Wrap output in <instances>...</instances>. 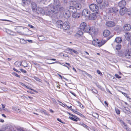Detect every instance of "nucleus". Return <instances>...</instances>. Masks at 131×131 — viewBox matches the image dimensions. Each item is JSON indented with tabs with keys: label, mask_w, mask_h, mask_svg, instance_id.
<instances>
[{
	"label": "nucleus",
	"mask_w": 131,
	"mask_h": 131,
	"mask_svg": "<svg viewBox=\"0 0 131 131\" xmlns=\"http://www.w3.org/2000/svg\"><path fill=\"white\" fill-rule=\"evenodd\" d=\"M116 53L119 57L129 59L131 58V49L121 50L116 52Z\"/></svg>",
	"instance_id": "nucleus-1"
},
{
	"label": "nucleus",
	"mask_w": 131,
	"mask_h": 131,
	"mask_svg": "<svg viewBox=\"0 0 131 131\" xmlns=\"http://www.w3.org/2000/svg\"><path fill=\"white\" fill-rule=\"evenodd\" d=\"M49 6L54 7L55 8V13H61L64 9L63 7L61 5L59 0H54V6H53L52 4H50L49 5Z\"/></svg>",
	"instance_id": "nucleus-2"
},
{
	"label": "nucleus",
	"mask_w": 131,
	"mask_h": 131,
	"mask_svg": "<svg viewBox=\"0 0 131 131\" xmlns=\"http://www.w3.org/2000/svg\"><path fill=\"white\" fill-rule=\"evenodd\" d=\"M48 7L50 8V10H49L48 9H45L44 14L52 17L53 16H54V14L58 13H57L55 12V8L54 7H52L51 6L50 7V6H49V5Z\"/></svg>",
	"instance_id": "nucleus-3"
},
{
	"label": "nucleus",
	"mask_w": 131,
	"mask_h": 131,
	"mask_svg": "<svg viewBox=\"0 0 131 131\" xmlns=\"http://www.w3.org/2000/svg\"><path fill=\"white\" fill-rule=\"evenodd\" d=\"M89 7L90 10L96 14H98L99 8L96 4H92L90 5Z\"/></svg>",
	"instance_id": "nucleus-4"
},
{
	"label": "nucleus",
	"mask_w": 131,
	"mask_h": 131,
	"mask_svg": "<svg viewBox=\"0 0 131 131\" xmlns=\"http://www.w3.org/2000/svg\"><path fill=\"white\" fill-rule=\"evenodd\" d=\"M70 27L69 22L68 21H65L63 23L62 29H63L64 31H66L69 29Z\"/></svg>",
	"instance_id": "nucleus-5"
},
{
	"label": "nucleus",
	"mask_w": 131,
	"mask_h": 131,
	"mask_svg": "<svg viewBox=\"0 0 131 131\" xmlns=\"http://www.w3.org/2000/svg\"><path fill=\"white\" fill-rule=\"evenodd\" d=\"M3 129L5 130L4 131H13V128L10 125L7 124L3 127Z\"/></svg>",
	"instance_id": "nucleus-6"
},
{
	"label": "nucleus",
	"mask_w": 131,
	"mask_h": 131,
	"mask_svg": "<svg viewBox=\"0 0 131 131\" xmlns=\"http://www.w3.org/2000/svg\"><path fill=\"white\" fill-rule=\"evenodd\" d=\"M90 12L88 10V9H85L83 10L82 15L84 16L88 17L90 15Z\"/></svg>",
	"instance_id": "nucleus-7"
},
{
	"label": "nucleus",
	"mask_w": 131,
	"mask_h": 131,
	"mask_svg": "<svg viewBox=\"0 0 131 131\" xmlns=\"http://www.w3.org/2000/svg\"><path fill=\"white\" fill-rule=\"evenodd\" d=\"M118 9L115 7L110 8L108 9V11L109 13H116L118 12Z\"/></svg>",
	"instance_id": "nucleus-8"
},
{
	"label": "nucleus",
	"mask_w": 131,
	"mask_h": 131,
	"mask_svg": "<svg viewBox=\"0 0 131 131\" xmlns=\"http://www.w3.org/2000/svg\"><path fill=\"white\" fill-rule=\"evenodd\" d=\"M36 12L38 14H40L42 15H43L45 13V10L39 7H38L36 8Z\"/></svg>",
	"instance_id": "nucleus-9"
},
{
	"label": "nucleus",
	"mask_w": 131,
	"mask_h": 131,
	"mask_svg": "<svg viewBox=\"0 0 131 131\" xmlns=\"http://www.w3.org/2000/svg\"><path fill=\"white\" fill-rule=\"evenodd\" d=\"M63 24V23L62 21L60 20H59L57 21L56 25L57 27L60 28L61 29H62Z\"/></svg>",
	"instance_id": "nucleus-10"
},
{
	"label": "nucleus",
	"mask_w": 131,
	"mask_h": 131,
	"mask_svg": "<svg viewBox=\"0 0 131 131\" xmlns=\"http://www.w3.org/2000/svg\"><path fill=\"white\" fill-rule=\"evenodd\" d=\"M64 17L66 18H68L70 16V13L68 10H65L63 13Z\"/></svg>",
	"instance_id": "nucleus-11"
},
{
	"label": "nucleus",
	"mask_w": 131,
	"mask_h": 131,
	"mask_svg": "<svg viewBox=\"0 0 131 131\" xmlns=\"http://www.w3.org/2000/svg\"><path fill=\"white\" fill-rule=\"evenodd\" d=\"M106 25L108 27H112L115 26V24L114 21H110L106 22Z\"/></svg>",
	"instance_id": "nucleus-12"
},
{
	"label": "nucleus",
	"mask_w": 131,
	"mask_h": 131,
	"mask_svg": "<svg viewBox=\"0 0 131 131\" xmlns=\"http://www.w3.org/2000/svg\"><path fill=\"white\" fill-rule=\"evenodd\" d=\"M88 17L90 20H93L96 18V15L95 13H92L91 14L90 13Z\"/></svg>",
	"instance_id": "nucleus-13"
},
{
	"label": "nucleus",
	"mask_w": 131,
	"mask_h": 131,
	"mask_svg": "<svg viewBox=\"0 0 131 131\" xmlns=\"http://www.w3.org/2000/svg\"><path fill=\"white\" fill-rule=\"evenodd\" d=\"M127 9L125 7H122L119 10V14L121 15H124L126 12Z\"/></svg>",
	"instance_id": "nucleus-14"
},
{
	"label": "nucleus",
	"mask_w": 131,
	"mask_h": 131,
	"mask_svg": "<svg viewBox=\"0 0 131 131\" xmlns=\"http://www.w3.org/2000/svg\"><path fill=\"white\" fill-rule=\"evenodd\" d=\"M126 4L125 0H122L118 3V5L119 7H124Z\"/></svg>",
	"instance_id": "nucleus-15"
},
{
	"label": "nucleus",
	"mask_w": 131,
	"mask_h": 131,
	"mask_svg": "<svg viewBox=\"0 0 131 131\" xmlns=\"http://www.w3.org/2000/svg\"><path fill=\"white\" fill-rule=\"evenodd\" d=\"M123 28L125 30L129 31L131 29V26L129 24H126L124 25Z\"/></svg>",
	"instance_id": "nucleus-16"
},
{
	"label": "nucleus",
	"mask_w": 131,
	"mask_h": 131,
	"mask_svg": "<svg viewBox=\"0 0 131 131\" xmlns=\"http://www.w3.org/2000/svg\"><path fill=\"white\" fill-rule=\"evenodd\" d=\"M68 10L69 11L70 13L72 12V13L76 12L77 11L74 6H70L69 7V9Z\"/></svg>",
	"instance_id": "nucleus-17"
},
{
	"label": "nucleus",
	"mask_w": 131,
	"mask_h": 131,
	"mask_svg": "<svg viewBox=\"0 0 131 131\" xmlns=\"http://www.w3.org/2000/svg\"><path fill=\"white\" fill-rule=\"evenodd\" d=\"M97 29H95L93 27H90V29L89 32L91 33L92 34H94L97 32Z\"/></svg>",
	"instance_id": "nucleus-18"
},
{
	"label": "nucleus",
	"mask_w": 131,
	"mask_h": 131,
	"mask_svg": "<svg viewBox=\"0 0 131 131\" xmlns=\"http://www.w3.org/2000/svg\"><path fill=\"white\" fill-rule=\"evenodd\" d=\"M31 7L32 10L33 11H36L37 8L36 4L34 2H32L31 4Z\"/></svg>",
	"instance_id": "nucleus-19"
},
{
	"label": "nucleus",
	"mask_w": 131,
	"mask_h": 131,
	"mask_svg": "<svg viewBox=\"0 0 131 131\" xmlns=\"http://www.w3.org/2000/svg\"><path fill=\"white\" fill-rule=\"evenodd\" d=\"M125 36L128 41H131V35L128 32L127 33L125 34Z\"/></svg>",
	"instance_id": "nucleus-20"
},
{
	"label": "nucleus",
	"mask_w": 131,
	"mask_h": 131,
	"mask_svg": "<svg viewBox=\"0 0 131 131\" xmlns=\"http://www.w3.org/2000/svg\"><path fill=\"white\" fill-rule=\"evenodd\" d=\"M122 109L123 111L126 113L128 114V112H129L130 109L128 108L125 106L122 107Z\"/></svg>",
	"instance_id": "nucleus-21"
},
{
	"label": "nucleus",
	"mask_w": 131,
	"mask_h": 131,
	"mask_svg": "<svg viewBox=\"0 0 131 131\" xmlns=\"http://www.w3.org/2000/svg\"><path fill=\"white\" fill-rule=\"evenodd\" d=\"M22 5L23 6H24L26 4H29L31 2L30 0H22Z\"/></svg>",
	"instance_id": "nucleus-22"
},
{
	"label": "nucleus",
	"mask_w": 131,
	"mask_h": 131,
	"mask_svg": "<svg viewBox=\"0 0 131 131\" xmlns=\"http://www.w3.org/2000/svg\"><path fill=\"white\" fill-rule=\"evenodd\" d=\"M74 6L77 10H80L82 6L79 3H76L74 5Z\"/></svg>",
	"instance_id": "nucleus-23"
},
{
	"label": "nucleus",
	"mask_w": 131,
	"mask_h": 131,
	"mask_svg": "<svg viewBox=\"0 0 131 131\" xmlns=\"http://www.w3.org/2000/svg\"><path fill=\"white\" fill-rule=\"evenodd\" d=\"M72 16L74 18H78L80 17V14L79 13L74 12L72 13Z\"/></svg>",
	"instance_id": "nucleus-24"
},
{
	"label": "nucleus",
	"mask_w": 131,
	"mask_h": 131,
	"mask_svg": "<svg viewBox=\"0 0 131 131\" xmlns=\"http://www.w3.org/2000/svg\"><path fill=\"white\" fill-rule=\"evenodd\" d=\"M110 32L109 30H105L103 32V35L104 36L107 37L110 35Z\"/></svg>",
	"instance_id": "nucleus-25"
},
{
	"label": "nucleus",
	"mask_w": 131,
	"mask_h": 131,
	"mask_svg": "<svg viewBox=\"0 0 131 131\" xmlns=\"http://www.w3.org/2000/svg\"><path fill=\"white\" fill-rule=\"evenodd\" d=\"M84 29H83V31L86 32H89L90 29V27L88 25H87L86 24V26H85L84 28Z\"/></svg>",
	"instance_id": "nucleus-26"
},
{
	"label": "nucleus",
	"mask_w": 131,
	"mask_h": 131,
	"mask_svg": "<svg viewBox=\"0 0 131 131\" xmlns=\"http://www.w3.org/2000/svg\"><path fill=\"white\" fill-rule=\"evenodd\" d=\"M106 41L105 40H102L101 42H97V45L101 47L102 45L104 44L106 42Z\"/></svg>",
	"instance_id": "nucleus-27"
},
{
	"label": "nucleus",
	"mask_w": 131,
	"mask_h": 131,
	"mask_svg": "<svg viewBox=\"0 0 131 131\" xmlns=\"http://www.w3.org/2000/svg\"><path fill=\"white\" fill-rule=\"evenodd\" d=\"M86 26V23L84 22L82 23L80 25V30H83V29H84V28L85 26Z\"/></svg>",
	"instance_id": "nucleus-28"
},
{
	"label": "nucleus",
	"mask_w": 131,
	"mask_h": 131,
	"mask_svg": "<svg viewBox=\"0 0 131 131\" xmlns=\"http://www.w3.org/2000/svg\"><path fill=\"white\" fill-rule=\"evenodd\" d=\"M122 41L121 38L119 37H117L115 40V41L117 43H120Z\"/></svg>",
	"instance_id": "nucleus-29"
},
{
	"label": "nucleus",
	"mask_w": 131,
	"mask_h": 131,
	"mask_svg": "<svg viewBox=\"0 0 131 131\" xmlns=\"http://www.w3.org/2000/svg\"><path fill=\"white\" fill-rule=\"evenodd\" d=\"M82 30H79L76 34V35L78 37L82 36L83 35V32Z\"/></svg>",
	"instance_id": "nucleus-30"
},
{
	"label": "nucleus",
	"mask_w": 131,
	"mask_h": 131,
	"mask_svg": "<svg viewBox=\"0 0 131 131\" xmlns=\"http://www.w3.org/2000/svg\"><path fill=\"white\" fill-rule=\"evenodd\" d=\"M102 6L104 7L109 6V4L108 1L106 0H104L103 4Z\"/></svg>",
	"instance_id": "nucleus-31"
},
{
	"label": "nucleus",
	"mask_w": 131,
	"mask_h": 131,
	"mask_svg": "<svg viewBox=\"0 0 131 131\" xmlns=\"http://www.w3.org/2000/svg\"><path fill=\"white\" fill-rule=\"evenodd\" d=\"M121 47L122 46L121 44H117L116 46L115 49L118 51L121 49Z\"/></svg>",
	"instance_id": "nucleus-32"
},
{
	"label": "nucleus",
	"mask_w": 131,
	"mask_h": 131,
	"mask_svg": "<svg viewBox=\"0 0 131 131\" xmlns=\"http://www.w3.org/2000/svg\"><path fill=\"white\" fill-rule=\"evenodd\" d=\"M67 50H68L69 51H72V52H73L75 54H78V52L77 51H75L74 50H73L72 49H71L70 48H67Z\"/></svg>",
	"instance_id": "nucleus-33"
},
{
	"label": "nucleus",
	"mask_w": 131,
	"mask_h": 131,
	"mask_svg": "<svg viewBox=\"0 0 131 131\" xmlns=\"http://www.w3.org/2000/svg\"><path fill=\"white\" fill-rule=\"evenodd\" d=\"M20 42L21 44H25L27 43L26 40L23 39H20Z\"/></svg>",
	"instance_id": "nucleus-34"
},
{
	"label": "nucleus",
	"mask_w": 131,
	"mask_h": 131,
	"mask_svg": "<svg viewBox=\"0 0 131 131\" xmlns=\"http://www.w3.org/2000/svg\"><path fill=\"white\" fill-rule=\"evenodd\" d=\"M38 38L39 40L40 41H42L45 39V38L43 36H40L38 37Z\"/></svg>",
	"instance_id": "nucleus-35"
},
{
	"label": "nucleus",
	"mask_w": 131,
	"mask_h": 131,
	"mask_svg": "<svg viewBox=\"0 0 131 131\" xmlns=\"http://www.w3.org/2000/svg\"><path fill=\"white\" fill-rule=\"evenodd\" d=\"M24 65L23 66L24 67H27L28 66V64H27L26 61H24L22 62Z\"/></svg>",
	"instance_id": "nucleus-36"
},
{
	"label": "nucleus",
	"mask_w": 131,
	"mask_h": 131,
	"mask_svg": "<svg viewBox=\"0 0 131 131\" xmlns=\"http://www.w3.org/2000/svg\"><path fill=\"white\" fill-rule=\"evenodd\" d=\"M24 87H25L27 89H28L29 90H31L35 92H36V93L37 92V91H36L35 90L33 89H32L30 88H29V87H28L27 86H26V85Z\"/></svg>",
	"instance_id": "nucleus-37"
},
{
	"label": "nucleus",
	"mask_w": 131,
	"mask_h": 131,
	"mask_svg": "<svg viewBox=\"0 0 131 131\" xmlns=\"http://www.w3.org/2000/svg\"><path fill=\"white\" fill-rule=\"evenodd\" d=\"M92 43L94 46L97 45V42H96L95 40H94L92 41Z\"/></svg>",
	"instance_id": "nucleus-38"
},
{
	"label": "nucleus",
	"mask_w": 131,
	"mask_h": 131,
	"mask_svg": "<svg viewBox=\"0 0 131 131\" xmlns=\"http://www.w3.org/2000/svg\"><path fill=\"white\" fill-rule=\"evenodd\" d=\"M69 118H70L71 120H72L73 121H75V122H77L78 121V120L77 119L73 118V117H69Z\"/></svg>",
	"instance_id": "nucleus-39"
},
{
	"label": "nucleus",
	"mask_w": 131,
	"mask_h": 131,
	"mask_svg": "<svg viewBox=\"0 0 131 131\" xmlns=\"http://www.w3.org/2000/svg\"><path fill=\"white\" fill-rule=\"evenodd\" d=\"M115 110L116 113L118 115H119L120 113V111L118 108H115Z\"/></svg>",
	"instance_id": "nucleus-40"
},
{
	"label": "nucleus",
	"mask_w": 131,
	"mask_h": 131,
	"mask_svg": "<svg viewBox=\"0 0 131 131\" xmlns=\"http://www.w3.org/2000/svg\"><path fill=\"white\" fill-rule=\"evenodd\" d=\"M13 74L14 75L19 78L20 77V76L15 72H13Z\"/></svg>",
	"instance_id": "nucleus-41"
},
{
	"label": "nucleus",
	"mask_w": 131,
	"mask_h": 131,
	"mask_svg": "<svg viewBox=\"0 0 131 131\" xmlns=\"http://www.w3.org/2000/svg\"><path fill=\"white\" fill-rule=\"evenodd\" d=\"M97 72L98 74H99L100 75L102 76V74L101 72L99 70H97Z\"/></svg>",
	"instance_id": "nucleus-42"
},
{
	"label": "nucleus",
	"mask_w": 131,
	"mask_h": 131,
	"mask_svg": "<svg viewBox=\"0 0 131 131\" xmlns=\"http://www.w3.org/2000/svg\"><path fill=\"white\" fill-rule=\"evenodd\" d=\"M79 1L82 4H84L85 3V0H79Z\"/></svg>",
	"instance_id": "nucleus-43"
},
{
	"label": "nucleus",
	"mask_w": 131,
	"mask_h": 131,
	"mask_svg": "<svg viewBox=\"0 0 131 131\" xmlns=\"http://www.w3.org/2000/svg\"><path fill=\"white\" fill-rule=\"evenodd\" d=\"M81 125L84 127H85L87 128L88 127V126H87L85 124L83 123H82V124H81Z\"/></svg>",
	"instance_id": "nucleus-44"
},
{
	"label": "nucleus",
	"mask_w": 131,
	"mask_h": 131,
	"mask_svg": "<svg viewBox=\"0 0 131 131\" xmlns=\"http://www.w3.org/2000/svg\"><path fill=\"white\" fill-rule=\"evenodd\" d=\"M115 76L118 79H120L121 78V76H119L118 75L116 74H115Z\"/></svg>",
	"instance_id": "nucleus-45"
},
{
	"label": "nucleus",
	"mask_w": 131,
	"mask_h": 131,
	"mask_svg": "<svg viewBox=\"0 0 131 131\" xmlns=\"http://www.w3.org/2000/svg\"><path fill=\"white\" fill-rule=\"evenodd\" d=\"M96 2L98 4H101L102 2V0H96Z\"/></svg>",
	"instance_id": "nucleus-46"
},
{
	"label": "nucleus",
	"mask_w": 131,
	"mask_h": 131,
	"mask_svg": "<svg viewBox=\"0 0 131 131\" xmlns=\"http://www.w3.org/2000/svg\"><path fill=\"white\" fill-rule=\"evenodd\" d=\"M57 121H58L60 122H61V123H62V124H65V123L64 122H62V121L61 120V119H60L59 118H57Z\"/></svg>",
	"instance_id": "nucleus-47"
},
{
	"label": "nucleus",
	"mask_w": 131,
	"mask_h": 131,
	"mask_svg": "<svg viewBox=\"0 0 131 131\" xmlns=\"http://www.w3.org/2000/svg\"><path fill=\"white\" fill-rule=\"evenodd\" d=\"M120 121L121 123V124L122 125H126V124H125L124 122H123L122 121L120 120Z\"/></svg>",
	"instance_id": "nucleus-48"
},
{
	"label": "nucleus",
	"mask_w": 131,
	"mask_h": 131,
	"mask_svg": "<svg viewBox=\"0 0 131 131\" xmlns=\"http://www.w3.org/2000/svg\"><path fill=\"white\" fill-rule=\"evenodd\" d=\"M20 70L21 72H23L25 73H27V71L26 70L23 69H20Z\"/></svg>",
	"instance_id": "nucleus-49"
},
{
	"label": "nucleus",
	"mask_w": 131,
	"mask_h": 131,
	"mask_svg": "<svg viewBox=\"0 0 131 131\" xmlns=\"http://www.w3.org/2000/svg\"><path fill=\"white\" fill-rule=\"evenodd\" d=\"M78 102V105H79V106H80L82 108V107L81 106V105L82 106V107H83V105H82L81 104V103L79 101H78L77 102Z\"/></svg>",
	"instance_id": "nucleus-50"
},
{
	"label": "nucleus",
	"mask_w": 131,
	"mask_h": 131,
	"mask_svg": "<svg viewBox=\"0 0 131 131\" xmlns=\"http://www.w3.org/2000/svg\"><path fill=\"white\" fill-rule=\"evenodd\" d=\"M18 131H26V130L23 129V128H19L18 129Z\"/></svg>",
	"instance_id": "nucleus-51"
},
{
	"label": "nucleus",
	"mask_w": 131,
	"mask_h": 131,
	"mask_svg": "<svg viewBox=\"0 0 131 131\" xmlns=\"http://www.w3.org/2000/svg\"><path fill=\"white\" fill-rule=\"evenodd\" d=\"M73 1H70L69 3L71 5H73L74 4L73 3Z\"/></svg>",
	"instance_id": "nucleus-52"
},
{
	"label": "nucleus",
	"mask_w": 131,
	"mask_h": 131,
	"mask_svg": "<svg viewBox=\"0 0 131 131\" xmlns=\"http://www.w3.org/2000/svg\"><path fill=\"white\" fill-rule=\"evenodd\" d=\"M58 75L61 78V79H62L63 78L64 79H65L66 80H67V79H66L65 78H64V77H62L61 75H60L59 74H58Z\"/></svg>",
	"instance_id": "nucleus-53"
},
{
	"label": "nucleus",
	"mask_w": 131,
	"mask_h": 131,
	"mask_svg": "<svg viewBox=\"0 0 131 131\" xmlns=\"http://www.w3.org/2000/svg\"><path fill=\"white\" fill-rule=\"evenodd\" d=\"M95 115H96V116H94L93 115H92L93 117H95L96 118H98L99 117L98 115L97 114H95Z\"/></svg>",
	"instance_id": "nucleus-54"
},
{
	"label": "nucleus",
	"mask_w": 131,
	"mask_h": 131,
	"mask_svg": "<svg viewBox=\"0 0 131 131\" xmlns=\"http://www.w3.org/2000/svg\"><path fill=\"white\" fill-rule=\"evenodd\" d=\"M24 79L28 81L29 79L28 78L26 77H24Z\"/></svg>",
	"instance_id": "nucleus-55"
},
{
	"label": "nucleus",
	"mask_w": 131,
	"mask_h": 131,
	"mask_svg": "<svg viewBox=\"0 0 131 131\" xmlns=\"http://www.w3.org/2000/svg\"><path fill=\"white\" fill-rule=\"evenodd\" d=\"M13 69L14 70L17 72L18 73H20V72L19 71H18V70H17L15 68H13Z\"/></svg>",
	"instance_id": "nucleus-56"
},
{
	"label": "nucleus",
	"mask_w": 131,
	"mask_h": 131,
	"mask_svg": "<svg viewBox=\"0 0 131 131\" xmlns=\"http://www.w3.org/2000/svg\"><path fill=\"white\" fill-rule=\"evenodd\" d=\"M28 26L29 27H30L32 28H33L34 27V26H32L30 24H29Z\"/></svg>",
	"instance_id": "nucleus-57"
},
{
	"label": "nucleus",
	"mask_w": 131,
	"mask_h": 131,
	"mask_svg": "<svg viewBox=\"0 0 131 131\" xmlns=\"http://www.w3.org/2000/svg\"><path fill=\"white\" fill-rule=\"evenodd\" d=\"M15 110L17 112V113H19L20 112L19 109H16Z\"/></svg>",
	"instance_id": "nucleus-58"
},
{
	"label": "nucleus",
	"mask_w": 131,
	"mask_h": 131,
	"mask_svg": "<svg viewBox=\"0 0 131 131\" xmlns=\"http://www.w3.org/2000/svg\"><path fill=\"white\" fill-rule=\"evenodd\" d=\"M72 116L73 117V118H75L76 119H77V120L78 119H79V118L78 117H77V116H75V115H73V116Z\"/></svg>",
	"instance_id": "nucleus-59"
},
{
	"label": "nucleus",
	"mask_w": 131,
	"mask_h": 131,
	"mask_svg": "<svg viewBox=\"0 0 131 131\" xmlns=\"http://www.w3.org/2000/svg\"><path fill=\"white\" fill-rule=\"evenodd\" d=\"M20 84L22 86H24V87L25 86V85L23 83H21V82H20Z\"/></svg>",
	"instance_id": "nucleus-60"
},
{
	"label": "nucleus",
	"mask_w": 131,
	"mask_h": 131,
	"mask_svg": "<svg viewBox=\"0 0 131 131\" xmlns=\"http://www.w3.org/2000/svg\"><path fill=\"white\" fill-rule=\"evenodd\" d=\"M126 14L129 15H131V12H127Z\"/></svg>",
	"instance_id": "nucleus-61"
},
{
	"label": "nucleus",
	"mask_w": 131,
	"mask_h": 131,
	"mask_svg": "<svg viewBox=\"0 0 131 131\" xmlns=\"http://www.w3.org/2000/svg\"><path fill=\"white\" fill-rule=\"evenodd\" d=\"M126 130L127 131H131L129 127L126 128Z\"/></svg>",
	"instance_id": "nucleus-62"
},
{
	"label": "nucleus",
	"mask_w": 131,
	"mask_h": 131,
	"mask_svg": "<svg viewBox=\"0 0 131 131\" xmlns=\"http://www.w3.org/2000/svg\"><path fill=\"white\" fill-rule=\"evenodd\" d=\"M6 32L8 33H9V29H6Z\"/></svg>",
	"instance_id": "nucleus-63"
},
{
	"label": "nucleus",
	"mask_w": 131,
	"mask_h": 131,
	"mask_svg": "<svg viewBox=\"0 0 131 131\" xmlns=\"http://www.w3.org/2000/svg\"><path fill=\"white\" fill-rule=\"evenodd\" d=\"M27 92H28L29 93H30L31 94H34V93L33 92H31V91H27Z\"/></svg>",
	"instance_id": "nucleus-64"
}]
</instances>
